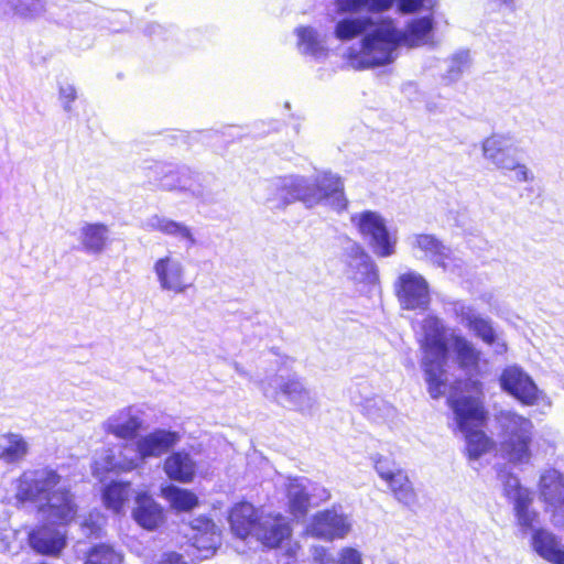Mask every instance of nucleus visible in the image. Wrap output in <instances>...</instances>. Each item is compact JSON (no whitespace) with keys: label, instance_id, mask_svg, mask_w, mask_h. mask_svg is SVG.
<instances>
[{"label":"nucleus","instance_id":"c9c22d12","mask_svg":"<svg viewBox=\"0 0 564 564\" xmlns=\"http://www.w3.org/2000/svg\"><path fill=\"white\" fill-rule=\"evenodd\" d=\"M299 37V50L305 55H312L314 57H321L325 55V48L323 42L319 39L317 32L312 28H299L296 29Z\"/></svg>","mask_w":564,"mask_h":564},{"label":"nucleus","instance_id":"603ef678","mask_svg":"<svg viewBox=\"0 0 564 564\" xmlns=\"http://www.w3.org/2000/svg\"><path fill=\"white\" fill-rule=\"evenodd\" d=\"M156 564H187L182 555L175 552L163 553Z\"/></svg>","mask_w":564,"mask_h":564},{"label":"nucleus","instance_id":"c85d7f7f","mask_svg":"<svg viewBox=\"0 0 564 564\" xmlns=\"http://www.w3.org/2000/svg\"><path fill=\"white\" fill-rule=\"evenodd\" d=\"M45 0H0V18L17 15L33 19L45 11Z\"/></svg>","mask_w":564,"mask_h":564},{"label":"nucleus","instance_id":"20e7f679","mask_svg":"<svg viewBox=\"0 0 564 564\" xmlns=\"http://www.w3.org/2000/svg\"><path fill=\"white\" fill-rule=\"evenodd\" d=\"M272 189L281 192L288 200V206L301 202L307 208L327 204L340 210L347 205L343 182L332 172H323L312 177L302 175L275 177L272 178Z\"/></svg>","mask_w":564,"mask_h":564},{"label":"nucleus","instance_id":"412c9836","mask_svg":"<svg viewBox=\"0 0 564 564\" xmlns=\"http://www.w3.org/2000/svg\"><path fill=\"white\" fill-rule=\"evenodd\" d=\"M531 546L543 560L552 564H564V543L552 532L538 529L532 533Z\"/></svg>","mask_w":564,"mask_h":564},{"label":"nucleus","instance_id":"79ce46f5","mask_svg":"<svg viewBox=\"0 0 564 564\" xmlns=\"http://www.w3.org/2000/svg\"><path fill=\"white\" fill-rule=\"evenodd\" d=\"M371 462L373 467L378 474V476L383 480H389L394 474L402 470V468L395 463L394 459L388 456H383L381 454H373L371 456Z\"/></svg>","mask_w":564,"mask_h":564},{"label":"nucleus","instance_id":"6e6552de","mask_svg":"<svg viewBox=\"0 0 564 564\" xmlns=\"http://www.w3.org/2000/svg\"><path fill=\"white\" fill-rule=\"evenodd\" d=\"M351 223L377 256L390 257L394 253L395 240L391 238L387 221L379 213L364 210L354 214Z\"/></svg>","mask_w":564,"mask_h":564},{"label":"nucleus","instance_id":"423d86ee","mask_svg":"<svg viewBox=\"0 0 564 564\" xmlns=\"http://www.w3.org/2000/svg\"><path fill=\"white\" fill-rule=\"evenodd\" d=\"M455 415L457 429L466 440V451L470 459H477L492 447V441L481 431L487 413L479 397L462 395L448 399Z\"/></svg>","mask_w":564,"mask_h":564},{"label":"nucleus","instance_id":"a18cd8bd","mask_svg":"<svg viewBox=\"0 0 564 564\" xmlns=\"http://www.w3.org/2000/svg\"><path fill=\"white\" fill-rule=\"evenodd\" d=\"M452 311L456 318L459 321V323L466 326L467 328H469V326L479 315L471 306L467 305L462 301L454 302Z\"/></svg>","mask_w":564,"mask_h":564},{"label":"nucleus","instance_id":"864d4df0","mask_svg":"<svg viewBox=\"0 0 564 564\" xmlns=\"http://www.w3.org/2000/svg\"><path fill=\"white\" fill-rule=\"evenodd\" d=\"M423 4V0H399V10L403 13L416 11Z\"/></svg>","mask_w":564,"mask_h":564},{"label":"nucleus","instance_id":"4d7b16f0","mask_svg":"<svg viewBox=\"0 0 564 564\" xmlns=\"http://www.w3.org/2000/svg\"><path fill=\"white\" fill-rule=\"evenodd\" d=\"M492 1L496 2L498 6H503V7L508 8L511 11H514V9H516L514 0H492Z\"/></svg>","mask_w":564,"mask_h":564},{"label":"nucleus","instance_id":"b1692460","mask_svg":"<svg viewBox=\"0 0 564 564\" xmlns=\"http://www.w3.org/2000/svg\"><path fill=\"white\" fill-rule=\"evenodd\" d=\"M29 543L36 553L57 555L65 546V535L55 529L42 525L29 533Z\"/></svg>","mask_w":564,"mask_h":564},{"label":"nucleus","instance_id":"8fccbe9b","mask_svg":"<svg viewBox=\"0 0 564 564\" xmlns=\"http://www.w3.org/2000/svg\"><path fill=\"white\" fill-rule=\"evenodd\" d=\"M312 558L315 564H336V558L323 546L312 549Z\"/></svg>","mask_w":564,"mask_h":564},{"label":"nucleus","instance_id":"49530a36","mask_svg":"<svg viewBox=\"0 0 564 564\" xmlns=\"http://www.w3.org/2000/svg\"><path fill=\"white\" fill-rule=\"evenodd\" d=\"M502 171H509L512 172V177L514 182L523 183V182H530L533 180L532 172L528 169V166L517 159L511 160V163L508 165V167H503Z\"/></svg>","mask_w":564,"mask_h":564},{"label":"nucleus","instance_id":"9d476101","mask_svg":"<svg viewBox=\"0 0 564 564\" xmlns=\"http://www.w3.org/2000/svg\"><path fill=\"white\" fill-rule=\"evenodd\" d=\"M501 389L518 400L521 404L532 406L544 399L533 379L519 366L512 365L506 367L500 377Z\"/></svg>","mask_w":564,"mask_h":564},{"label":"nucleus","instance_id":"4c0bfd02","mask_svg":"<svg viewBox=\"0 0 564 564\" xmlns=\"http://www.w3.org/2000/svg\"><path fill=\"white\" fill-rule=\"evenodd\" d=\"M498 478L502 484L503 495L512 505L532 495L529 489L521 486L519 478L510 473L501 470Z\"/></svg>","mask_w":564,"mask_h":564},{"label":"nucleus","instance_id":"aec40b11","mask_svg":"<svg viewBox=\"0 0 564 564\" xmlns=\"http://www.w3.org/2000/svg\"><path fill=\"white\" fill-rule=\"evenodd\" d=\"M482 155L496 169L508 167L516 158L513 140L508 134H492L486 138L481 144Z\"/></svg>","mask_w":564,"mask_h":564},{"label":"nucleus","instance_id":"7c9ffc66","mask_svg":"<svg viewBox=\"0 0 564 564\" xmlns=\"http://www.w3.org/2000/svg\"><path fill=\"white\" fill-rule=\"evenodd\" d=\"M29 452V444L21 434L6 433L0 435V460L14 464L22 460Z\"/></svg>","mask_w":564,"mask_h":564},{"label":"nucleus","instance_id":"ea45409f","mask_svg":"<svg viewBox=\"0 0 564 564\" xmlns=\"http://www.w3.org/2000/svg\"><path fill=\"white\" fill-rule=\"evenodd\" d=\"M86 564H122V554L109 544H98L89 551Z\"/></svg>","mask_w":564,"mask_h":564},{"label":"nucleus","instance_id":"7ed1b4c3","mask_svg":"<svg viewBox=\"0 0 564 564\" xmlns=\"http://www.w3.org/2000/svg\"><path fill=\"white\" fill-rule=\"evenodd\" d=\"M15 497L35 503L41 518L51 524L66 525L77 513L68 485L51 468L24 471L18 479Z\"/></svg>","mask_w":564,"mask_h":564},{"label":"nucleus","instance_id":"72a5a7b5","mask_svg":"<svg viewBox=\"0 0 564 564\" xmlns=\"http://www.w3.org/2000/svg\"><path fill=\"white\" fill-rule=\"evenodd\" d=\"M394 3V0H337V7L339 11L343 12H357L362 9H367L370 14L367 17H372L375 19L382 18L378 13L390 9ZM358 15L357 18H360ZM355 17H352L354 19ZM348 19H351L349 17Z\"/></svg>","mask_w":564,"mask_h":564},{"label":"nucleus","instance_id":"473e14b6","mask_svg":"<svg viewBox=\"0 0 564 564\" xmlns=\"http://www.w3.org/2000/svg\"><path fill=\"white\" fill-rule=\"evenodd\" d=\"M384 482L393 497L403 506L412 507L416 503L417 496L405 470H400Z\"/></svg>","mask_w":564,"mask_h":564},{"label":"nucleus","instance_id":"5701e85b","mask_svg":"<svg viewBox=\"0 0 564 564\" xmlns=\"http://www.w3.org/2000/svg\"><path fill=\"white\" fill-rule=\"evenodd\" d=\"M261 519L254 507L249 502L236 505L229 514V523L232 533L239 539L254 536L258 520Z\"/></svg>","mask_w":564,"mask_h":564},{"label":"nucleus","instance_id":"0eeeda50","mask_svg":"<svg viewBox=\"0 0 564 564\" xmlns=\"http://www.w3.org/2000/svg\"><path fill=\"white\" fill-rule=\"evenodd\" d=\"M260 388L265 398L302 413H311L316 405L315 397L297 379L273 376L267 381H262Z\"/></svg>","mask_w":564,"mask_h":564},{"label":"nucleus","instance_id":"6ab92c4d","mask_svg":"<svg viewBox=\"0 0 564 564\" xmlns=\"http://www.w3.org/2000/svg\"><path fill=\"white\" fill-rule=\"evenodd\" d=\"M291 536V527L281 514H261L256 527L254 538L264 546L278 547L284 540Z\"/></svg>","mask_w":564,"mask_h":564},{"label":"nucleus","instance_id":"c03bdc74","mask_svg":"<svg viewBox=\"0 0 564 564\" xmlns=\"http://www.w3.org/2000/svg\"><path fill=\"white\" fill-rule=\"evenodd\" d=\"M263 203L271 209H284L288 206V200L282 196L280 191L272 189V180L263 184Z\"/></svg>","mask_w":564,"mask_h":564},{"label":"nucleus","instance_id":"37998d69","mask_svg":"<svg viewBox=\"0 0 564 564\" xmlns=\"http://www.w3.org/2000/svg\"><path fill=\"white\" fill-rule=\"evenodd\" d=\"M106 523V518L101 512L94 510L80 520V529L86 536H99Z\"/></svg>","mask_w":564,"mask_h":564},{"label":"nucleus","instance_id":"393cba45","mask_svg":"<svg viewBox=\"0 0 564 564\" xmlns=\"http://www.w3.org/2000/svg\"><path fill=\"white\" fill-rule=\"evenodd\" d=\"M105 430L119 438H133L142 426V420L131 408L111 415L104 424Z\"/></svg>","mask_w":564,"mask_h":564},{"label":"nucleus","instance_id":"13d9d810","mask_svg":"<svg viewBox=\"0 0 564 564\" xmlns=\"http://www.w3.org/2000/svg\"><path fill=\"white\" fill-rule=\"evenodd\" d=\"M113 467H115V464H112V463H108V464L105 466V468H107V469H111V468H113Z\"/></svg>","mask_w":564,"mask_h":564},{"label":"nucleus","instance_id":"f257e3e1","mask_svg":"<svg viewBox=\"0 0 564 564\" xmlns=\"http://www.w3.org/2000/svg\"><path fill=\"white\" fill-rule=\"evenodd\" d=\"M433 29L429 17L413 20L405 31L397 28L390 18L360 17L340 19L335 25V36L349 41L364 34L359 48H349L348 64L355 69L371 68L392 63L401 44L414 47L426 44Z\"/></svg>","mask_w":564,"mask_h":564},{"label":"nucleus","instance_id":"6e6d98bb","mask_svg":"<svg viewBox=\"0 0 564 564\" xmlns=\"http://www.w3.org/2000/svg\"><path fill=\"white\" fill-rule=\"evenodd\" d=\"M315 490H316L317 492H316V494H314V495H313V497L318 498L321 501H324V500L329 499L330 494L328 492V490H327V489H325V488H315Z\"/></svg>","mask_w":564,"mask_h":564},{"label":"nucleus","instance_id":"ddd939ff","mask_svg":"<svg viewBox=\"0 0 564 564\" xmlns=\"http://www.w3.org/2000/svg\"><path fill=\"white\" fill-rule=\"evenodd\" d=\"M341 260L345 264V274L354 282L375 284L378 281L377 268L359 243L349 241L344 248Z\"/></svg>","mask_w":564,"mask_h":564},{"label":"nucleus","instance_id":"c756f323","mask_svg":"<svg viewBox=\"0 0 564 564\" xmlns=\"http://www.w3.org/2000/svg\"><path fill=\"white\" fill-rule=\"evenodd\" d=\"M109 229L104 224H86L80 229L83 249L93 254L101 253L108 242Z\"/></svg>","mask_w":564,"mask_h":564},{"label":"nucleus","instance_id":"f03ea898","mask_svg":"<svg viewBox=\"0 0 564 564\" xmlns=\"http://www.w3.org/2000/svg\"><path fill=\"white\" fill-rule=\"evenodd\" d=\"M449 343L459 367L468 372L477 370L480 351L475 345L462 334L449 330L440 317L426 316L422 322L419 344L422 351L421 367L433 399L440 398L446 389L445 366Z\"/></svg>","mask_w":564,"mask_h":564},{"label":"nucleus","instance_id":"4be33fe9","mask_svg":"<svg viewBox=\"0 0 564 564\" xmlns=\"http://www.w3.org/2000/svg\"><path fill=\"white\" fill-rule=\"evenodd\" d=\"M144 226L148 230H156L163 235L176 238L180 242L185 243L187 250L197 245L192 228L184 223L175 221L164 216L153 215L147 219Z\"/></svg>","mask_w":564,"mask_h":564},{"label":"nucleus","instance_id":"bb28decb","mask_svg":"<svg viewBox=\"0 0 564 564\" xmlns=\"http://www.w3.org/2000/svg\"><path fill=\"white\" fill-rule=\"evenodd\" d=\"M308 484L310 481L306 478H288L284 482L290 511L296 518L303 517L307 512L310 505Z\"/></svg>","mask_w":564,"mask_h":564},{"label":"nucleus","instance_id":"e433bc0d","mask_svg":"<svg viewBox=\"0 0 564 564\" xmlns=\"http://www.w3.org/2000/svg\"><path fill=\"white\" fill-rule=\"evenodd\" d=\"M533 501L532 495L513 505L517 524L520 527L522 533L536 530L535 523L538 522L539 514L531 508Z\"/></svg>","mask_w":564,"mask_h":564},{"label":"nucleus","instance_id":"dca6fc26","mask_svg":"<svg viewBox=\"0 0 564 564\" xmlns=\"http://www.w3.org/2000/svg\"><path fill=\"white\" fill-rule=\"evenodd\" d=\"M350 530L347 517L336 509L325 510L314 516L308 532L321 539L334 540L344 538Z\"/></svg>","mask_w":564,"mask_h":564},{"label":"nucleus","instance_id":"9b49d317","mask_svg":"<svg viewBox=\"0 0 564 564\" xmlns=\"http://www.w3.org/2000/svg\"><path fill=\"white\" fill-rule=\"evenodd\" d=\"M395 292L404 310L425 311L431 302L427 281L417 272L401 274L395 282Z\"/></svg>","mask_w":564,"mask_h":564},{"label":"nucleus","instance_id":"2f4dec72","mask_svg":"<svg viewBox=\"0 0 564 564\" xmlns=\"http://www.w3.org/2000/svg\"><path fill=\"white\" fill-rule=\"evenodd\" d=\"M468 329L491 346L496 354L502 355L507 351V344L494 328L491 319L478 315Z\"/></svg>","mask_w":564,"mask_h":564},{"label":"nucleus","instance_id":"3c124183","mask_svg":"<svg viewBox=\"0 0 564 564\" xmlns=\"http://www.w3.org/2000/svg\"><path fill=\"white\" fill-rule=\"evenodd\" d=\"M337 564H362L361 554L355 549H344Z\"/></svg>","mask_w":564,"mask_h":564},{"label":"nucleus","instance_id":"de8ad7c7","mask_svg":"<svg viewBox=\"0 0 564 564\" xmlns=\"http://www.w3.org/2000/svg\"><path fill=\"white\" fill-rule=\"evenodd\" d=\"M15 535V532L11 529H0V552L13 554L18 552Z\"/></svg>","mask_w":564,"mask_h":564},{"label":"nucleus","instance_id":"052dcab7","mask_svg":"<svg viewBox=\"0 0 564 564\" xmlns=\"http://www.w3.org/2000/svg\"><path fill=\"white\" fill-rule=\"evenodd\" d=\"M236 370H237L238 372H240V368H239V366H238V365H236Z\"/></svg>","mask_w":564,"mask_h":564},{"label":"nucleus","instance_id":"f704fd0d","mask_svg":"<svg viewBox=\"0 0 564 564\" xmlns=\"http://www.w3.org/2000/svg\"><path fill=\"white\" fill-rule=\"evenodd\" d=\"M162 496L177 511H189L198 505V498L194 492L174 485L163 487Z\"/></svg>","mask_w":564,"mask_h":564},{"label":"nucleus","instance_id":"a19ab883","mask_svg":"<svg viewBox=\"0 0 564 564\" xmlns=\"http://www.w3.org/2000/svg\"><path fill=\"white\" fill-rule=\"evenodd\" d=\"M470 57L468 51H459L447 61V69L444 77L449 82H456L469 67Z\"/></svg>","mask_w":564,"mask_h":564},{"label":"nucleus","instance_id":"5fc2aeb1","mask_svg":"<svg viewBox=\"0 0 564 564\" xmlns=\"http://www.w3.org/2000/svg\"><path fill=\"white\" fill-rule=\"evenodd\" d=\"M373 404L378 406L379 410H382L384 412V415H390L393 412L392 406H390L388 403H386L382 400L373 401Z\"/></svg>","mask_w":564,"mask_h":564},{"label":"nucleus","instance_id":"09e8293b","mask_svg":"<svg viewBox=\"0 0 564 564\" xmlns=\"http://www.w3.org/2000/svg\"><path fill=\"white\" fill-rule=\"evenodd\" d=\"M76 98L77 91L73 85L66 84L59 87V100L65 111H72V104Z\"/></svg>","mask_w":564,"mask_h":564},{"label":"nucleus","instance_id":"2eb2a0df","mask_svg":"<svg viewBox=\"0 0 564 564\" xmlns=\"http://www.w3.org/2000/svg\"><path fill=\"white\" fill-rule=\"evenodd\" d=\"M180 434L177 432L166 430H155L140 437L135 442V457L131 458L127 468L138 466V460H145L150 457H159L172 448L178 441Z\"/></svg>","mask_w":564,"mask_h":564},{"label":"nucleus","instance_id":"39448f33","mask_svg":"<svg viewBox=\"0 0 564 564\" xmlns=\"http://www.w3.org/2000/svg\"><path fill=\"white\" fill-rule=\"evenodd\" d=\"M495 422L501 455L513 465L529 464L532 458V421L512 410H499L495 414Z\"/></svg>","mask_w":564,"mask_h":564},{"label":"nucleus","instance_id":"4468645a","mask_svg":"<svg viewBox=\"0 0 564 564\" xmlns=\"http://www.w3.org/2000/svg\"><path fill=\"white\" fill-rule=\"evenodd\" d=\"M153 272L162 291L182 294L192 285L186 281L184 264L171 253L159 258L154 262Z\"/></svg>","mask_w":564,"mask_h":564},{"label":"nucleus","instance_id":"bf43d9fd","mask_svg":"<svg viewBox=\"0 0 564 564\" xmlns=\"http://www.w3.org/2000/svg\"><path fill=\"white\" fill-rule=\"evenodd\" d=\"M369 415L372 417V419H377V417H380L381 415H376L375 413H369Z\"/></svg>","mask_w":564,"mask_h":564},{"label":"nucleus","instance_id":"cd10ccee","mask_svg":"<svg viewBox=\"0 0 564 564\" xmlns=\"http://www.w3.org/2000/svg\"><path fill=\"white\" fill-rule=\"evenodd\" d=\"M164 470L171 479L189 482L195 475L196 465L187 453L176 452L165 459Z\"/></svg>","mask_w":564,"mask_h":564},{"label":"nucleus","instance_id":"f8f14e48","mask_svg":"<svg viewBox=\"0 0 564 564\" xmlns=\"http://www.w3.org/2000/svg\"><path fill=\"white\" fill-rule=\"evenodd\" d=\"M540 496L552 513L556 527L564 525V475L554 468L545 469L539 481Z\"/></svg>","mask_w":564,"mask_h":564},{"label":"nucleus","instance_id":"58836bf2","mask_svg":"<svg viewBox=\"0 0 564 564\" xmlns=\"http://www.w3.org/2000/svg\"><path fill=\"white\" fill-rule=\"evenodd\" d=\"M129 484H110L104 491V501L107 508L115 512H119L124 501L129 498Z\"/></svg>","mask_w":564,"mask_h":564},{"label":"nucleus","instance_id":"a211bd4d","mask_svg":"<svg viewBox=\"0 0 564 564\" xmlns=\"http://www.w3.org/2000/svg\"><path fill=\"white\" fill-rule=\"evenodd\" d=\"M160 186L164 191H175L187 194L194 198H204L205 189L200 183L199 174L187 167L164 173L160 180Z\"/></svg>","mask_w":564,"mask_h":564},{"label":"nucleus","instance_id":"1a4fd4ad","mask_svg":"<svg viewBox=\"0 0 564 564\" xmlns=\"http://www.w3.org/2000/svg\"><path fill=\"white\" fill-rule=\"evenodd\" d=\"M413 251L422 253L421 258L431 261L434 265L446 272L460 274L463 260L453 250L443 243L436 236L430 234H414L408 238Z\"/></svg>","mask_w":564,"mask_h":564},{"label":"nucleus","instance_id":"a878e982","mask_svg":"<svg viewBox=\"0 0 564 564\" xmlns=\"http://www.w3.org/2000/svg\"><path fill=\"white\" fill-rule=\"evenodd\" d=\"M132 516L135 522L147 530L156 529L164 520L161 506L144 494L137 497Z\"/></svg>","mask_w":564,"mask_h":564},{"label":"nucleus","instance_id":"f3484780","mask_svg":"<svg viewBox=\"0 0 564 564\" xmlns=\"http://www.w3.org/2000/svg\"><path fill=\"white\" fill-rule=\"evenodd\" d=\"M192 546L199 553V558L210 557L220 545V532L216 524L206 517L194 519L191 524Z\"/></svg>","mask_w":564,"mask_h":564}]
</instances>
